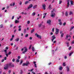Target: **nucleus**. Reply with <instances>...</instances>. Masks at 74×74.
I'll return each mask as SVG.
<instances>
[{
	"instance_id": "nucleus-5",
	"label": "nucleus",
	"mask_w": 74,
	"mask_h": 74,
	"mask_svg": "<svg viewBox=\"0 0 74 74\" xmlns=\"http://www.w3.org/2000/svg\"><path fill=\"white\" fill-rule=\"evenodd\" d=\"M8 67H9V66H8V64L5 65V66L4 67V69H5V70H6V69H8Z\"/></svg>"
},
{
	"instance_id": "nucleus-31",
	"label": "nucleus",
	"mask_w": 74,
	"mask_h": 74,
	"mask_svg": "<svg viewBox=\"0 0 74 74\" xmlns=\"http://www.w3.org/2000/svg\"><path fill=\"white\" fill-rule=\"evenodd\" d=\"M63 66H66V64L65 62H64L63 64Z\"/></svg>"
},
{
	"instance_id": "nucleus-44",
	"label": "nucleus",
	"mask_w": 74,
	"mask_h": 74,
	"mask_svg": "<svg viewBox=\"0 0 74 74\" xmlns=\"http://www.w3.org/2000/svg\"><path fill=\"white\" fill-rule=\"evenodd\" d=\"M66 25V23H63V26H65Z\"/></svg>"
},
{
	"instance_id": "nucleus-49",
	"label": "nucleus",
	"mask_w": 74,
	"mask_h": 74,
	"mask_svg": "<svg viewBox=\"0 0 74 74\" xmlns=\"http://www.w3.org/2000/svg\"><path fill=\"white\" fill-rule=\"evenodd\" d=\"M7 50L6 49H5L4 50L5 52V53H7Z\"/></svg>"
},
{
	"instance_id": "nucleus-46",
	"label": "nucleus",
	"mask_w": 74,
	"mask_h": 74,
	"mask_svg": "<svg viewBox=\"0 0 74 74\" xmlns=\"http://www.w3.org/2000/svg\"><path fill=\"white\" fill-rule=\"evenodd\" d=\"M42 25V24H39L38 25V26L39 27H41V25Z\"/></svg>"
},
{
	"instance_id": "nucleus-53",
	"label": "nucleus",
	"mask_w": 74,
	"mask_h": 74,
	"mask_svg": "<svg viewBox=\"0 0 74 74\" xmlns=\"http://www.w3.org/2000/svg\"><path fill=\"white\" fill-rule=\"evenodd\" d=\"M38 38H40V39H41V36H39Z\"/></svg>"
},
{
	"instance_id": "nucleus-40",
	"label": "nucleus",
	"mask_w": 74,
	"mask_h": 74,
	"mask_svg": "<svg viewBox=\"0 0 74 74\" xmlns=\"http://www.w3.org/2000/svg\"><path fill=\"white\" fill-rule=\"evenodd\" d=\"M3 25H0V28H2L3 27Z\"/></svg>"
},
{
	"instance_id": "nucleus-26",
	"label": "nucleus",
	"mask_w": 74,
	"mask_h": 74,
	"mask_svg": "<svg viewBox=\"0 0 74 74\" xmlns=\"http://www.w3.org/2000/svg\"><path fill=\"white\" fill-rule=\"evenodd\" d=\"M34 50H35V49L34 48V47H32V50L33 52H34Z\"/></svg>"
},
{
	"instance_id": "nucleus-47",
	"label": "nucleus",
	"mask_w": 74,
	"mask_h": 74,
	"mask_svg": "<svg viewBox=\"0 0 74 74\" xmlns=\"http://www.w3.org/2000/svg\"><path fill=\"white\" fill-rule=\"evenodd\" d=\"M6 56L7 57H8V54L7 53H6L5 54Z\"/></svg>"
},
{
	"instance_id": "nucleus-38",
	"label": "nucleus",
	"mask_w": 74,
	"mask_h": 74,
	"mask_svg": "<svg viewBox=\"0 0 74 74\" xmlns=\"http://www.w3.org/2000/svg\"><path fill=\"white\" fill-rule=\"evenodd\" d=\"M15 59L13 58L12 60V62H15Z\"/></svg>"
},
{
	"instance_id": "nucleus-21",
	"label": "nucleus",
	"mask_w": 74,
	"mask_h": 74,
	"mask_svg": "<svg viewBox=\"0 0 74 74\" xmlns=\"http://www.w3.org/2000/svg\"><path fill=\"white\" fill-rule=\"evenodd\" d=\"M16 62H17V63H19V60L18 59L16 60Z\"/></svg>"
},
{
	"instance_id": "nucleus-55",
	"label": "nucleus",
	"mask_w": 74,
	"mask_h": 74,
	"mask_svg": "<svg viewBox=\"0 0 74 74\" xmlns=\"http://www.w3.org/2000/svg\"><path fill=\"white\" fill-rule=\"evenodd\" d=\"M4 60H5L7 59V57H5L4 58Z\"/></svg>"
},
{
	"instance_id": "nucleus-24",
	"label": "nucleus",
	"mask_w": 74,
	"mask_h": 74,
	"mask_svg": "<svg viewBox=\"0 0 74 74\" xmlns=\"http://www.w3.org/2000/svg\"><path fill=\"white\" fill-rule=\"evenodd\" d=\"M73 53V52L70 53V54H69V56H71V55H72Z\"/></svg>"
},
{
	"instance_id": "nucleus-36",
	"label": "nucleus",
	"mask_w": 74,
	"mask_h": 74,
	"mask_svg": "<svg viewBox=\"0 0 74 74\" xmlns=\"http://www.w3.org/2000/svg\"><path fill=\"white\" fill-rule=\"evenodd\" d=\"M8 54L9 55H11V52L10 51L8 53Z\"/></svg>"
},
{
	"instance_id": "nucleus-54",
	"label": "nucleus",
	"mask_w": 74,
	"mask_h": 74,
	"mask_svg": "<svg viewBox=\"0 0 74 74\" xmlns=\"http://www.w3.org/2000/svg\"><path fill=\"white\" fill-rule=\"evenodd\" d=\"M27 24H29L30 23V21H28L27 22Z\"/></svg>"
},
{
	"instance_id": "nucleus-8",
	"label": "nucleus",
	"mask_w": 74,
	"mask_h": 74,
	"mask_svg": "<svg viewBox=\"0 0 74 74\" xmlns=\"http://www.w3.org/2000/svg\"><path fill=\"white\" fill-rule=\"evenodd\" d=\"M59 29H56V32L55 33L56 34H58L59 33Z\"/></svg>"
},
{
	"instance_id": "nucleus-14",
	"label": "nucleus",
	"mask_w": 74,
	"mask_h": 74,
	"mask_svg": "<svg viewBox=\"0 0 74 74\" xmlns=\"http://www.w3.org/2000/svg\"><path fill=\"white\" fill-rule=\"evenodd\" d=\"M49 10H51L52 9V6H51V5H50L49 6Z\"/></svg>"
},
{
	"instance_id": "nucleus-28",
	"label": "nucleus",
	"mask_w": 74,
	"mask_h": 74,
	"mask_svg": "<svg viewBox=\"0 0 74 74\" xmlns=\"http://www.w3.org/2000/svg\"><path fill=\"white\" fill-rule=\"evenodd\" d=\"M33 16H34L35 15H36V13L35 12H33V13L32 14Z\"/></svg>"
},
{
	"instance_id": "nucleus-64",
	"label": "nucleus",
	"mask_w": 74,
	"mask_h": 74,
	"mask_svg": "<svg viewBox=\"0 0 74 74\" xmlns=\"http://www.w3.org/2000/svg\"><path fill=\"white\" fill-rule=\"evenodd\" d=\"M45 74H48V73L47 72H46L45 73Z\"/></svg>"
},
{
	"instance_id": "nucleus-43",
	"label": "nucleus",
	"mask_w": 74,
	"mask_h": 74,
	"mask_svg": "<svg viewBox=\"0 0 74 74\" xmlns=\"http://www.w3.org/2000/svg\"><path fill=\"white\" fill-rule=\"evenodd\" d=\"M59 70H62V67H60L59 68Z\"/></svg>"
},
{
	"instance_id": "nucleus-51",
	"label": "nucleus",
	"mask_w": 74,
	"mask_h": 74,
	"mask_svg": "<svg viewBox=\"0 0 74 74\" xmlns=\"http://www.w3.org/2000/svg\"><path fill=\"white\" fill-rule=\"evenodd\" d=\"M54 28H53V29H52V32H54Z\"/></svg>"
},
{
	"instance_id": "nucleus-30",
	"label": "nucleus",
	"mask_w": 74,
	"mask_h": 74,
	"mask_svg": "<svg viewBox=\"0 0 74 74\" xmlns=\"http://www.w3.org/2000/svg\"><path fill=\"white\" fill-rule=\"evenodd\" d=\"M68 37H69V35H67V36H66V39L67 40Z\"/></svg>"
},
{
	"instance_id": "nucleus-7",
	"label": "nucleus",
	"mask_w": 74,
	"mask_h": 74,
	"mask_svg": "<svg viewBox=\"0 0 74 74\" xmlns=\"http://www.w3.org/2000/svg\"><path fill=\"white\" fill-rule=\"evenodd\" d=\"M51 21L50 20H48L47 21V23L49 24V25H51Z\"/></svg>"
},
{
	"instance_id": "nucleus-41",
	"label": "nucleus",
	"mask_w": 74,
	"mask_h": 74,
	"mask_svg": "<svg viewBox=\"0 0 74 74\" xmlns=\"http://www.w3.org/2000/svg\"><path fill=\"white\" fill-rule=\"evenodd\" d=\"M34 65L35 67H36V68H37V64H35Z\"/></svg>"
},
{
	"instance_id": "nucleus-34",
	"label": "nucleus",
	"mask_w": 74,
	"mask_h": 74,
	"mask_svg": "<svg viewBox=\"0 0 74 74\" xmlns=\"http://www.w3.org/2000/svg\"><path fill=\"white\" fill-rule=\"evenodd\" d=\"M62 3V1H61V0L60 1L59 3V4H61V3Z\"/></svg>"
},
{
	"instance_id": "nucleus-1",
	"label": "nucleus",
	"mask_w": 74,
	"mask_h": 74,
	"mask_svg": "<svg viewBox=\"0 0 74 74\" xmlns=\"http://www.w3.org/2000/svg\"><path fill=\"white\" fill-rule=\"evenodd\" d=\"M54 11H55V9H53V10L51 11V17H54L55 15V13H54Z\"/></svg>"
},
{
	"instance_id": "nucleus-17",
	"label": "nucleus",
	"mask_w": 74,
	"mask_h": 74,
	"mask_svg": "<svg viewBox=\"0 0 74 74\" xmlns=\"http://www.w3.org/2000/svg\"><path fill=\"white\" fill-rule=\"evenodd\" d=\"M34 32V29H33L31 31V33H33Z\"/></svg>"
},
{
	"instance_id": "nucleus-52",
	"label": "nucleus",
	"mask_w": 74,
	"mask_h": 74,
	"mask_svg": "<svg viewBox=\"0 0 74 74\" xmlns=\"http://www.w3.org/2000/svg\"><path fill=\"white\" fill-rule=\"evenodd\" d=\"M71 44H74V40L72 41V42H71Z\"/></svg>"
},
{
	"instance_id": "nucleus-63",
	"label": "nucleus",
	"mask_w": 74,
	"mask_h": 74,
	"mask_svg": "<svg viewBox=\"0 0 74 74\" xmlns=\"http://www.w3.org/2000/svg\"><path fill=\"white\" fill-rule=\"evenodd\" d=\"M32 73H33V74H36V73H35V72L33 71L32 72Z\"/></svg>"
},
{
	"instance_id": "nucleus-25",
	"label": "nucleus",
	"mask_w": 74,
	"mask_h": 74,
	"mask_svg": "<svg viewBox=\"0 0 74 74\" xmlns=\"http://www.w3.org/2000/svg\"><path fill=\"white\" fill-rule=\"evenodd\" d=\"M26 29H25L24 30V33H26Z\"/></svg>"
},
{
	"instance_id": "nucleus-42",
	"label": "nucleus",
	"mask_w": 74,
	"mask_h": 74,
	"mask_svg": "<svg viewBox=\"0 0 74 74\" xmlns=\"http://www.w3.org/2000/svg\"><path fill=\"white\" fill-rule=\"evenodd\" d=\"M17 58L18 59H20L21 58V57H20L19 56H18Z\"/></svg>"
},
{
	"instance_id": "nucleus-60",
	"label": "nucleus",
	"mask_w": 74,
	"mask_h": 74,
	"mask_svg": "<svg viewBox=\"0 0 74 74\" xmlns=\"http://www.w3.org/2000/svg\"><path fill=\"white\" fill-rule=\"evenodd\" d=\"M29 40H32V37H30Z\"/></svg>"
},
{
	"instance_id": "nucleus-32",
	"label": "nucleus",
	"mask_w": 74,
	"mask_h": 74,
	"mask_svg": "<svg viewBox=\"0 0 74 74\" xmlns=\"http://www.w3.org/2000/svg\"><path fill=\"white\" fill-rule=\"evenodd\" d=\"M29 3V2L28 1H26L25 2V4H27V3Z\"/></svg>"
},
{
	"instance_id": "nucleus-58",
	"label": "nucleus",
	"mask_w": 74,
	"mask_h": 74,
	"mask_svg": "<svg viewBox=\"0 0 74 74\" xmlns=\"http://www.w3.org/2000/svg\"><path fill=\"white\" fill-rule=\"evenodd\" d=\"M11 70H9L8 71V73H11Z\"/></svg>"
},
{
	"instance_id": "nucleus-29",
	"label": "nucleus",
	"mask_w": 74,
	"mask_h": 74,
	"mask_svg": "<svg viewBox=\"0 0 74 74\" xmlns=\"http://www.w3.org/2000/svg\"><path fill=\"white\" fill-rule=\"evenodd\" d=\"M22 73H23V71L22 70H21L20 71V74H22Z\"/></svg>"
},
{
	"instance_id": "nucleus-2",
	"label": "nucleus",
	"mask_w": 74,
	"mask_h": 74,
	"mask_svg": "<svg viewBox=\"0 0 74 74\" xmlns=\"http://www.w3.org/2000/svg\"><path fill=\"white\" fill-rule=\"evenodd\" d=\"M8 66L9 68H12V67H14L15 65L12 64V63H10L8 64Z\"/></svg>"
},
{
	"instance_id": "nucleus-10",
	"label": "nucleus",
	"mask_w": 74,
	"mask_h": 74,
	"mask_svg": "<svg viewBox=\"0 0 74 74\" xmlns=\"http://www.w3.org/2000/svg\"><path fill=\"white\" fill-rule=\"evenodd\" d=\"M67 8H68V7H69V6L70 5V3L69 2V1H67Z\"/></svg>"
},
{
	"instance_id": "nucleus-61",
	"label": "nucleus",
	"mask_w": 74,
	"mask_h": 74,
	"mask_svg": "<svg viewBox=\"0 0 74 74\" xmlns=\"http://www.w3.org/2000/svg\"><path fill=\"white\" fill-rule=\"evenodd\" d=\"M33 69H31L30 70V71L31 72H32V71H33Z\"/></svg>"
},
{
	"instance_id": "nucleus-15",
	"label": "nucleus",
	"mask_w": 74,
	"mask_h": 74,
	"mask_svg": "<svg viewBox=\"0 0 74 74\" xmlns=\"http://www.w3.org/2000/svg\"><path fill=\"white\" fill-rule=\"evenodd\" d=\"M15 23H18L19 22V21L18 20H16L15 22Z\"/></svg>"
},
{
	"instance_id": "nucleus-4",
	"label": "nucleus",
	"mask_w": 74,
	"mask_h": 74,
	"mask_svg": "<svg viewBox=\"0 0 74 74\" xmlns=\"http://www.w3.org/2000/svg\"><path fill=\"white\" fill-rule=\"evenodd\" d=\"M24 51L22 52V53H25V52H27V48L25 47H24Z\"/></svg>"
},
{
	"instance_id": "nucleus-3",
	"label": "nucleus",
	"mask_w": 74,
	"mask_h": 74,
	"mask_svg": "<svg viewBox=\"0 0 74 74\" xmlns=\"http://www.w3.org/2000/svg\"><path fill=\"white\" fill-rule=\"evenodd\" d=\"M28 64H29V62L27 61L26 63H23L22 64L23 66H27Z\"/></svg>"
},
{
	"instance_id": "nucleus-37",
	"label": "nucleus",
	"mask_w": 74,
	"mask_h": 74,
	"mask_svg": "<svg viewBox=\"0 0 74 74\" xmlns=\"http://www.w3.org/2000/svg\"><path fill=\"white\" fill-rule=\"evenodd\" d=\"M69 42H67V43H66V44H67V46L68 47H69Z\"/></svg>"
},
{
	"instance_id": "nucleus-12",
	"label": "nucleus",
	"mask_w": 74,
	"mask_h": 74,
	"mask_svg": "<svg viewBox=\"0 0 74 74\" xmlns=\"http://www.w3.org/2000/svg\"><path fill=\"white\" fill-rule=\"evenodd\" d=\"M42 7L44 10H45V4H43V5H42Z\"/></svg>"
},
{
	"instance_id": "nucleus-20",
	"label": "nucleus",
	"mask_w": 74,
	"mask_h": 74,
	"mask_svg": "<svg viewBox=\"0 0 74 74\" xmlns=\"http://www.w3.org/2000/svg\"><path fill=\"white\" fill-rule=\"evenodd\" d=\"M65 15L66 16H68V13H67V12H66L65 13Z\"/></svg>"
},
{
	"instance_id": "nucleus-23",
	"label": "nucleus",
	"mask_w": 74,
	"mask_h": 74,
	"mask_svg": "<svg viewBox=\"0 0 74 74\" xmlns=\"http://www.w3.org/2000/svg\"><path fill=\"white\" fill-rule=\"evenodd\" d=\"M70 1L71 2V5H73V1Z\"/></svg>"
},
{
	"instance_id": "nucleus-35",
	"label": "nucleus",
	"mask_w": 74,
	"mask_h": 74,
	"mask_svg": "<svg viewBox=\"0 0 74 74\" xmlns=\"http://www.w3.org/2000/svg\"><path fill=\"white\" fill-rule=\"evenodd\" d=\"M74 28V26H73L71 27V29L70 30V31H71V30H72V29H73Z\"/></svg>"
},
{
	"instance_id": "nucleus-56",
	"label": "nucleus",
	"mask_w": 74,
	"mask_h": 74,
	"mask_svg": "<svg viewBox=\"0 0 74 74\" xmlns=\"http://www.w3.org/2000/svg\"><path fill=\"white\" fill-rule=\"evenodd\" d=\"M58 22H61V19H59L58 20Z\"/></svg>"
},
{
	"instance_id": "nucleus-16",
	"label": "nucleus",
	"mask_w": 74,
	"mask_h": 74,
	"mask_svg": "<svg viewBox=\"0 0 74 74\" xmlns=\"http://www.w3.org/2000/svg\"><path fill=\"white\" fill-rule=\"evenodd\" d=\"M15 3H13V4L12 3L10 4V5L11 6H14V5H15Z\"/></svg>"
},
{
	"instance_id": "nucleus-27",
	"label": "nucleus",
	"mask_w": 74,
	"mask_h": 74,
	"mask_svg": "<svg viewBox=\"0 0 74 74\" xmlns=\"http://www.w3.org/2000/svg\"><path fill=\"white\" fill-rule=\"evenodd\" d=\"M36 7H37V5H35L34 6V7H33V8L34 9V8H36Z\"/></svg>"
},
{
	"instance_id": "nucleus-59",
	"label": "nucleus",
	"mask_w": 74,
	"mask_h": 74,
	"mask_svg": "<svg viewBox=\"0 0 74 74\" xmlns=\"http://www.w3.org/2000/svg\"><path fill=\"white\" fill-rule=\"evenodd\" d=\"M18 31H21V28H19L18 29Z\"/></svg>"
},
{
	"instance_id": "nucleus-50",
	"label": "nucleus",
	"mask_w": 74,
	"mask_h": 74,
	"mask_svg": "<svg viewBox=\"0 0 74 74\" xmlns=\"http://www.w3.org/2000/svg\"><path fill=\"white\" fill-rule=\"evenodd\" d=\"M14 16H13L12 18V19H14Z\"/></svg>"
},
{
	"instance_id": "nucleus-18",
	"label": "nucleus",
	"mask_w": 74,
	"mask_h": 74,
	"mask_svg": "<svg viewBox=\"0 0 74 74\" xmlns=\"http://www.w3.org/2000/svg\"><path fill=\"white\" fill-rule=\"evenodd\" d=\"M23 62V60H20V65H21L22 63Z\"/></svg>"
},
{
	"instance_id": "nucleus-39",
	"label": "nucleus",
	"mask_w": 74,
	"mask_h": 74,
	"mask_svg": "<svg viewBox=\"0 0 74 74\" xmlns=\"http://www.w3.org/2000/svg\"><path fill=\"white\" fill-rule=\"evenodd\" d=\"M60 25H62V22H60L59 23Z\"/></svg>"
},
{
	"instance_id": "nucleus-57",
	"label": "nucleus",
	"mask_w": 74,
	"mask_h": 74,
	"mask_svg": "<svg viewBox=\"0 0 74 74\" xmlns=\"http://www.w3.org/2000/svg\"><path fill=\"white\" fill-rule=\"evenodd\" d=\"M32 45H30L29 46V49H30V48H31V47H32Z\"/></svg>"
},
{
	"instance_id": "nucleus-45",
	"label": "nucleus",
	"mask_w": 74,
	"mask_h": 74,
	"mask_svg": "<svg viewBox=\"0 0 74 74\" xmlns=\"http://www.w3.org/2000/svg\"><path fill=\"white\" fill-rule=\"evenodd\" d=\"M28 34H26L25 36V37H28Z\"/></svg>"
},
{
	"instance_id": "nucleus-9",
	"label": "nucleus",
	"mask_w": 74,
	"mask_h": 74,
	"mask_svg": "<svg viewBox=\"0 0 74 74\" xmlns=\"http://www.w3.org/2000/svg\"><path fill=\"white\" fill-rule=\"evenodd\" d=\"M60 34H61V37H63V36H64V34L63 33H62V31H60Z\"/></svg>"
},
{
	"instance_id": "nucleus-11",
	"label": "nucleus",
	"mask_w": 74,
	"mask_h": 74,
	"mask_svg": "<svg viewBox=\"0 0 74 74\" xmlns=\"http://www.w3.org/2000/svg\"><path fill=\"white\" fill-rule=\"evenodd\" d=\"M32 7H33V5H32V4H31L29 5V6L28 7V9H29V8H32Z\"/></svg>"
},
{
	"instance_id": "nucleus-33",
	"label": "nucleus",
	"mask_w": 74,
	"mask_h": 74,
	"mask_svg": "<svg viewBox=\"0 0 74 74\" xmlns=\"http://www.w3.org/2000/svg\"><path fill=\"white\" fill-rule=\"evenodd\" d=\"M35 35L36 36V37H39V35H38V34H35Z\"/></svg>"
},
{
	"instance_id": "nucleus-6",
	"label": "nucleus",
	"mask_w": 74,
	"mask_h": 74,
	"mask_svg": "<svg viewBox=\"0 0 74 74\" xmlns=\"http://www.w3.org/2000/svg\"><path fill=\"white\" fill-rule=\"evenodd\" d=\"M52 39H51L52 42H53V40H55L56 38V37H55V35H53L51 37Z\"/></svg>"
},
{
	"instance_id": "nucleus-62",
	"label": "nucleus",
	"mask_w": 74,
	"mask_h": 74,
	"mask_svg": "<svg viewBox=\"0 0 74 74\" xmlns=\"http://www.w3.org/2000/svg\"><path fill=\"white\" fill-rule=\"evenodd\" d=\"M13 40V38H12L10 39V41H12Z\"/></svg>"
},
{
	"instance_id": "nucleus-48",
	"label": "nucleus",
	"mask_w": 74,
	"mask_h": 74,
	"mask_svg": "<svg viewBox=\"0 0 74 74\" xmlns=\"http://www.w3.org/2000/svg\"><path fill=\"white\" fill-rule=\"evenodd\" d=\"M71 49V47H69V50H70Z\"/></svg>"
},
{
	"instance_id": "nucleus-22",
	"label": "nucleus",
	"mask_w": 74,
	"mask_h": 74,
	"mask_svg": "<svg viewBox=\"0 0 74 74\" xmlns=\"http://www.w3.org/2000/svg\"><path fill=\"white\" fill-rule=\"evenodd\" d=\"M69 15H73V12H69Z\"/></svg>"
},
{
	"instance_id": "nucleus-13",
	"label": "nucleus",
	"mask_w": 74,
	"mask_h": 74,
	"mask_svg": "<svg viewBox=\"0 0 74 74\" xmlns=\"http://www.w3.org/2000/svg\"><path fill=\"white\" fill-rule=\"evenodd\" d=\"M66 70H67V71H70V69H69V66L66 67Z\"/></svg>"
},
{
	"instance_id": "nucleus-19",
	"label": "nucleus",
	"mask_w": 74,
	"mask_h": 74,
	"mask_svg": "<svg viewBox=\"0 0 74 74\" xmlns=\"http://www.w3.org/2000/svg\"><path fill=\"white\" fill-rule=\"evenodd\" d=\"M19 40V38H17L15 39V41H18Z\"/></svg>"
}]
</instances>
